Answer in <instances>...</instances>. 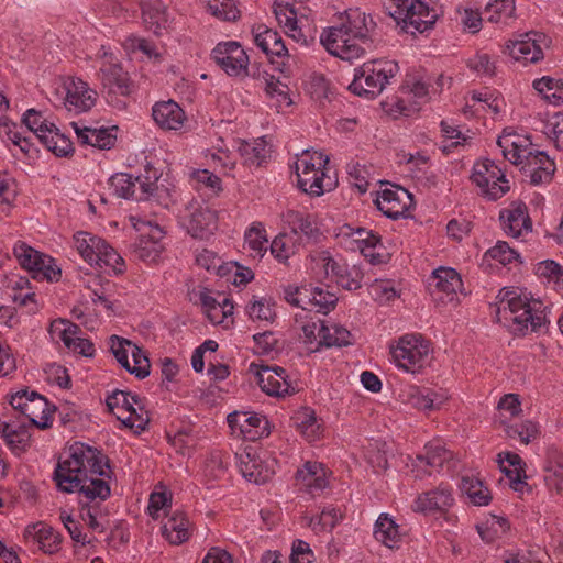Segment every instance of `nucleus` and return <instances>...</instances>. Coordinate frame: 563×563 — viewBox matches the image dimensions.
Instances as JSON below:
<instances>
[{"mask_svg":"<svg viewBox=\"0 0 563 563\" xmlns=\"http://www.w3.org/2000/svg\"><path fill=\"white\" fill-rule=\"evenodd\" d=\"M10 405L40 429H46L52 423L49 405L46 398L36 391L26 389L16 391L11 396Z\"/></svg>","mask_w":563,"mask_h":563,"instance_id":"20","label":"nucleus"},{"mask_svg":"<svg viewBox=\"0 0 563 563\" xmlns=\"http://www.w3.org/2000/svg\"><path fill=\"white\" fill-rule=\"evenodd\" d=\"M306 300V310L314 309L317 312L325 314L335 307L338 299L335 295L314 287L309 288V295Z\"/></svg>","mask_w":563,"mask_h":563,"instance_id":"59","label":"nucleus"},{"mask_svg":"<svg viewBox=\"0 0 563 563\" xmlns=\"http://www.w3.org/2000/svg\"><path fill=\"white\" fill-rule=\"evenodd\" d=\"M197 189H207L212 194H219L222 190L221 179L208 169H196L190 174Z\"/></svg>","mask_w":563,"mask_h":563,"instance_id":"64","label":"nucleus"},{"mask_svg":"<svg viewBox=\"0 0 563 563\" xmlns=\"http://www.w3.org/2000/svg\"><path fill=\"white\" fill-rule=\"evenodd\" d=\"M320 42L329 54L347 62L361 58L366 52V47L341 25L324 30Z\"/></svg>","mask_w":563,"mask_h":563,"instance_id":"15","label":"nucleus"},{"mask_svg":"<svg viewBox=\"0 0 563 563\" xmlns=\"http://www.w3.org/2000/svg\"><path fill=\"white\" fill-rule=\"evenodd\" d=\"M142 19L145 27L156 35H159L168 26L166 8L161 1L144 3Z\"/></svg>","mask_w":563,"mask_h":563,"instance_id":"45","label":"nucleus"},{"mask_svg":"<svg viewBox=\"0 0 563 563\" xmlns=\"http://www.w3.org/2000/svg\"><path fill=\"white\" fill-rule=\"evenodd\" d=\"M341 20V26H344L363 46L369 47L368 35L375 27V22L369 14L362 12L358 8H351L344 11Z\"/></svg>","mask_w":563,"mask_h":563,"instance_id":"36","label":"nucleus"},{"mask_svg":"<svg viewBox=\"0 0 563 563\" xmlns=\"http://www.w3.org/2000/svg\"><path fill=\"white\" fill-rule=\"evenodd\" d=\"M155 183L147 177H133L126 173H118L110 178L113 194L123 199L144 200L155 190Z\"/></svg>","mask_w":563,"mask_h":563,"instance_id":"25","label":"nucleus"},{"mask_svg":"<svg viewBox=\"0 0 563 563\" xmlns=\"http://www.w3.org/2000/svg\"><path fill=\"white\" fill-rule=\"evenodd\" d=\"M64 107L76 114L89 111L96 103L97 92L80 78H69L63 85Z\"/></svg>","mask_w":563,"mask_h":563,"instance_id":"27","label":"nucleus"},{"mask_svg":"<svg viewBox=\"0 0 563 563\" xmlns=\"http://www.w3.org/2000/svg\"><path fill=\"white\" fill-rule=\"evenodd\" d=\"M497 145L504 157L517 166H520L534 151L528 135L509 130H505L497 139Z\"/></svg>","mask_w":563,"mask_h":563,"instance_id":"30","label":"nucleus"},{"mask_svg":"<svg viewBox=\"0 0 563 563\" xmlns=\"http://www.w3.org/2000/svg\"><path fill=\"white\" fill-rule=\"evenodd\" d=\"M275 16L287 34L295 41H305V35L298 27L297 14L288 2H276L274 4Z\"/></svg>","mask_w":563,"mask_h":563,"instance_id":"48","label":"nucleus"},{"mask_svg":"<svg viewBox=\"0 0 563 563\" xmlns=\"http://www.w3.org/2000/svg\"><path fill=\"white\" fill-rule=\"evenodd\" d=\"M453 498L451 490L445 487H439L434 490L419 495L412 506L415 511L429 512L441 510L452 505Z\"/></svg>","mask_w":563,"mask_h":563,"instance_id":"41","label":"nucleus"},{"mask_svg":"<svg viewBox=\"0 0 563 563\" xmlns=\"http://www.w3.org/2000/svg\"><path fill=\"white\" fill-rule=\"evenodd\" d=\"M178 222L192 238L208 239L218 228V216L209 206L191 200L179 210Z\"/></svg>","mask_w":563,"mask_h":563,"instance_id":"12","label":"nucleus"},{"mask_svg":"<svg viewBox=\"0 0 563 563\" xmlns=\"http://www.w3.org/2000/svg\"><path fill=\"white\" fill-rule=\"evenodd\" d=\"M71 125L78 140L82 144L91 145L99 150H109L115 144L117 135L113 133V131H115L117 128H81L76 122H73Z\"/></svg>","mask_w":563,"mask_h":563,"instance_id":"38","label":"nucleus"},{"mask_svg":"<svg viewBox=\"0 0 563 563\" xmlns=\"http://www.w3.org/2000/svg\"><path fill=\"white\" fill-rule=\"evenodd\" d=\"M95 59L100 65L98 78L109 93L129 96L132 92L129 74L123 70L120 60L109 47L102 45Z\"/></svg>","mask_w":563,"mask_h":563,"instance_id":"10","label":"nucleus"},{"mask_svg":"<svg viewBox=\"0 0 563 563\" xmlns=\"http://www.w3.org/2000/svg\"><path fill=\"white\" fill-rule=\"evenodd\" d=\"M200 301L207 318L213 324H222L233 314L234 307L230 299L218 300L207 289L200 292Z\"/></svg>","mask_w":563,"mask_h":563,"instance_id":"40","label":"nucleus"},{"mask_svg":"<svg viewBox=\"0 0 563 563\" xmlns=\"http://www.w3.org/2000/svg\"><path fill=\"white\" fill-rule=\"evenodd\" d=\"M399 397L402 402L408 404L420 411L440 410L449 399V396L445 393H440L417 385L405 386L400 390Z\"/></svg>","mask_w":563,"mask_h":563,"instance_id":"28","label":"nucleus"},{"mask_svg":"<svg viewBox=\"0 0 563 563\" xmlns=\"http://www.w3.org/2000/svg\"><path fill=\"white\" fill-rule=\"evenodd\" d=\"M162 531L172 544H180L189 539L190 523L183 512L176 511L166 519Z\"/></svg>","mask_w":563,"mask_h":563,"instance_id":"44","label":"nucleus"},{"mask_svg":"<svg viewBox=\"0 0 563 563\" xmlns=\"http://www.w3.org/2000/svg\"><path fill=\"white\" fill-rule=\"evenodd\" d=\"M311 269L318 278H332L336 284L347 289H356L360 287L357 280L349 282L345 276L344 265L339 264L327 251H320L311 255Z\"/></svg>","mask_w":563,"mask_h":563,"instance_id":"32","label":"nucleus"},{"mask_svg":"<svg viewBox=\"0 0 563 563\" xmlns=\"http://www.w3.org/2000/svg\"><path fill=\"white\" fill-rule=\"evenodd\" d=\"M211 58L230 77L244 78L249 75V55L236 41L218 43L211 51Z\"/></svg>","mask_w":563,"mask_h":563,"instance_id":"17","label":"nucleus"},{"mask_svg":"<svg viewBox=\"0 0 563 563\" xmlns=\"http://www.w3.org/2000/svg\"><path fill=\"white\" fill-rule=\"evenodd\" d=\"M377 208L388 218L405 217L413 205L412 195L400 186L380 190L375 199Z\"/></svg>","mask_w":563,"mask_h":563,"instance_id":"26","label":"nucleus"},{"mask_svg":"<svg viewBox=\"0 0 563 563\" xmlns=\"http://www.w3.org/2000/svg\"><path fill=\"white\" fill-rule=\"evenodd\" d=\"M452 453L440 442H430L426 445V455L417 456L415 467L427 465L432 470L439 471L450 462Z\"/></svg>","mask_w":563,"mask_h":563,"instance_id":"49","label":"nucleus"},{"mask_svg":"<svg viewBox=\"0 0 563 563\" xmlns=\"http://www.w3.org/2000/svg\"><path fill=\"white\" fill-rule=\"evenodd\" d=\"M253 34L256 46L266 55L288 57V49L277 31L265 25H257L253 29Z\"/></svg>","mask_w":563,"mask_h":563,"instance_id":"39","label":"nucleus"},{"mask_svg":"<svg viewBox=\"0 0 563 563\" xmlns=\"http://www.w3.org/2000/svg\"><path fill=\"white\" fill-rule=\"evenodd\" d=\"M228 423L233 434L249 441H256L271 433L268 419L257 412L234 411L228 416Z\"/></svg>","mask_w":563,"mask_h":563,"instance_id":"23","label":"nucleus"},{"mask_svg":"<svg viewBox=\"0 0 563 563\" xmlns=\"http://www.w3.org/2000/svg\"><path fill=\"white\" fill-rule=\"evenodd\" d=\"M152 117L155 123L166 131L181 130L187 120L185 111L174 100L156 102L152 108Z\"/></svg>","mask_w":563,"mask_h":563,"instance_id":"35","label":"nucleus"},{"mask_svg":"<svg viewBox=\"0 0 563 563\" xmlns=\"http://www.w3.org/2000/svg\"><path fill=\"white\" fill-rule=\"evenodd\" d=\"M532 86L549 103L554 106L563 103V81L561 79L543 76L536 79Z\"/></svg>","mask_w":563,"mask_h":563,"instance_id":"53","label":"nucleus"},{"mask_svg":"<svg viewBox=\"0 0 563 563\" xmlns=\"http://www.w3.org/2000/svg\"><path fill=\"white\" fill-rule=\"evenodd\" d=\"M74 244L81 257L90 265L106 268L114 274L124 272V260L103 239L88 232H78L74 236Z\"/></svg>","mask_w":563,"mask_h":563,"instance_id":"6","label":"nucleus"},{"mask_svg":"<svg viewBox=\"0 0 563 563\" xmlns=\"http://www.w3.org/2000/svg\"><path fill=\"white\" fill-rule=\"evenodd\" d=\"M347 238L346 245L351 250H358L372 264L383 263L385 254L379 235L363 228H346L342 232Z\"/></svg>","mask_w":563,"mask_h":563,"instance_id":"24","label":"nucleus"},{"mask_svg":"<svg viewBox=\"0 0 563 563\" xmlns=\"http://www.w3.org/2000/svg\"><path fill=\"white\" fill-rule=\"evenodd\" d=\"M398 71V65L394 60L375 59L364 63L355 69L354 79L349 89L357 95L367 98L378 96L389 79Z\"/></svg>","mask_w":563,"mask_h":563,"instance_id":"5","label":"nucleus"},{"mask_svg":"<svg viewBox=\"0 0 563 563\" xmlns=\"http://www.w3.org/2000/svg\"><path fill=\"white\" fill-rule=\"evenodd\" d=\"M372 298L379 303H387L398 297L394 283L391 280L376 279L368 287Z\"/></svg>","mask_w":563,"mask_h":563,"instance_id":"63","label":"nucleus"},{"mask_svg":"<svg viewBox=\"0 0 563 563\" xmlns=\"http://www.w3.org/2000/svg\"><path fill=\"white\" fill-rule=\"evenodd\" d=\"M505 431L510 439H518L523 444H528L536 440L540 432L539 426L531 420L508 426Z\"/></svg>","mask_w":563,"mask_h":563,"instance_id":"62","label":"nucleus"},{"mask_svg":"<svg viewBox=\"0 0 563 563\" xmlns=\"http://www.w3.org/2000/svg\"><path fill=\"white\" fill-rule=\"evenodd\" d=\"M391 361L406 373L421 374L431 363V343L419 333H408L390 344Z\"/></svg>","mask_w":563,"mask_h":563,"instance_id":"4","label":"nucleus"},{"mask_svg":"<svg viewBox=\"0 0 563 563\" xmlns=\"http://www.w3.org/2000/svg\"><path fill=\"white\" fill-rule=\"evenodd\" d=\"M321 339L320 342L323 346H346L352 343V334L350 331L339 324L321 323Z\"/></svg>","mask_w":563,"mask_h":563,"instance_id":"58","label":"nucleus"},{"mask_svg":"<svg viewBox=\"0 0 563 563\" xmlns=\"http://www.w3.org/2000/svg\"><path fill=\"white\" fill-rule=\"evenodd\" d=\"M375 539L389 549L398 548L401 542L399 526L388 514H380L374 526Z\"/></svg>","mask_w":563,"mask_h":563,"instance_id":"43","label":"nucleus"},{"mask_svg":"<svg viewBox=\"0 0 563 563\" xmlns=\"http://www.w3.org/2000/svg\"><path fill=\"white\" fill-rule=\"evenodd\" d=\"M13 255L20 266L32 274L35 279L57 282L62 271L49 255L42 253L23 241L13 246Z\"/></svg>","mask_w":563,"mask_h":563,"instance_id":"11","label":"nucleus"},{"mask_svg":"<svg viewBox=\"0 0 563 563\" xmlns=\"http://www.w3.org/2000/svg\"><path fill=\"white\" fill-rule=\"evenodd\" d=\"M298 238L290 233H279L269 244L271 254L279 262L287 263L299 250Z\"/></svg>","mask_w":563,"mask_h":563,"instance_id":"52","label":"nucleus"},{"mask_svg":"<svg viewBox=\"0 0 563 563\" xmlns=\"http://www.w3.org/2000/svg\"><path fill=\"white\" fill-rule=\"evenodd\" d=\"M294 424L297 431L309 442H314L322 434L321 423L319 422L314 410L311 408H300L292 416Z\"/></svg>","mask_w":563,"mask_h":563,"instance_id":"42","label":"nucleus"},{"mask_svg":"<svg viewBox=\"0 0 563 563\" xmlns=\"http://www.w3.org/2000/svg\"><path fill=\"white\" fill-rule=\"evenodd\" d=\"M519 167L533 185L550 181L555 172L554 162L544 152L537 150Z\"/></svg>","mask_w":563,"mask_h":563,"instance_id":"34","label":"nucleus"},{"mask_svg":"<svg viewBox=\"0 0 563 563\" xmlns=\"http://www.w3.org/2000/svg\"><path fill=\"white\" fill-rule=\"evenodd\" d=\"M389 14L407 33H423L435 22L437 13L421 0H389Z\"/></svg>","mask_w":563,"mask_h":563,"instance_id":"7","label":"nucleus"},{"mask_svg":"<svg viewBox=\"0 0 563 563\" xmlns=\"http://www.w3.org/2000/svg\"><path fill=\"white\" fill-rule=\"evenodd\" d=\"M328 156L318 151H305L298 155L295 162L298 187L314 197L332 190L334 181L328 175Z\"/></svg>","mask_w":563,"mask_h":563,"instance_id":"3","label":"nucleus"},{"mask_svg":"<svg viewBox=\"0 0 563 563\" xmlns=\"http://www.w3.org/2000/svg\"><path fill=\"white\" fill-rule=\"evenodd\" d=\"M130 221L133 228L140 232V238L133 247L134 254L142 261L155 262L163 252L162 240L165 232L158 224L135 216H131Z\"/></svg>","mask_w":563,"mask_h":563,"instance_id":"18","label":"nucleus"},{"mask_svg":"<svg viewBox=\"0 0 563 563\" xmlns=\"http://www.w3.org/2000/svg\"><path fill=\"white\" fill-rule=\"evenodd\" d=\"M471 101L472 106H477L475 111L492 113L493 115H498L506 106L501 96L490 92L473 91L471 92Z\"/></svg>","mask_w":563,"mask_h":563,"instance_id":"57","label":"nucleus"},{"mask_svg":"<svg viewBox=\"0 0 563 563\" xmlns=\"http://www.w3.org/2000/svg\"><path fill=\"white\" fill-rule=\"evenodd\" d=\"M285 221L290 225V234L297 236L299 233L308 238L313 236L318 229L314 218L310 214H305L298 211L288 210L285 216Z\"/></svg>","mask_w":563,"mask_h":563,"instance_id":"56","label":"nucleus"},{"mask_svg":"<svg viewBox=\"0 0 563 563\" xmlns=\"http://www.w3.org/2000/svg\"><path fill=\"white\" fill-rule=\"evenodd\" d=\"M108 473V463L97 449L76 444L70 448L69 456L58 463L55 481L65 493L78 490L88 501H103L111 493L104 478Z\"/></svg>","mask_w":563,"mask_h":563,"instance_id":"1","label":"nucleus"},{"mask_svg":"<svg viewBox=\"0 0 563 563\" xmlns=\"http://www.w3.org/2000/svg\"><path fill=\"white\" fill-rule=\"evenodd\" d=\"M463 283L457 272L451 267H439L428 279V289L437 306L455 305Z\"/></svg>","mask_w":563,"mask_h":563,"instance_id":"16","label":"nucleus"},{"mask_svg":"<svg viewBox=\"0 0 563 563\" xmlns=\"http://www.w3.org/2000/svg\"><path fill=\"white\" fill-rule=\"evenodd\" d=\"M208 12L220 21L232 22L239 19L240 11L234 0H201Z\"/></svg>","mask_w":563,"mask_h":563,"instance_id":"60","label":"nucleus"},{"mask_svg":"<svg viewBox=\"0 0 563 563\" xmlns=\"http://www.w3.org/2000/svg\"><path fill=\"white\" fill-rule=\"evenodd\" d=\"M461 490L474 506H487L493 498L490 490L475 476L463 477Z\"/></svg>","mask_w":563,"mask_h":563,"instance_id":"50","label":"nucleus"},{"mask_svg":"<svg viewBox=\"0 0 563 563\" xmlns=\"http://www.w3.org/2000/svg\"><path fill=\"white\" fill-rule=\"evenodd\" d=\"M110 350L117 362L139 379L146 378L151 373V363L146 352L130 340L112 335Z\"/></svg>","mask_w":563,"mask_h":563,"instance_id":"14","label":"nucleus"},{"mask_svg":"<svg viewBox=\"0 0 563 563\" xmlns=\"http://www.w3.org/2000/svg\"><path fill=\"white\" fill-rule=\"evenodd\" d=\"M246 313L253 321L272 323L276 318L275 301L266 296H253L246 306Z\"/></svg>","mask_w":563,"mask_h":563,"instance_id":"51","label":"nucleus"},{"mask_svg":"<svg viewBox=\"0 0 563 563\" xmlns=\"http://www.w3.org/2000/svg\"><path fill=\"white\" fill-rule=\"evenodd\" d=\"M244 244L251 256L262 258L268 246L266 229L262 222H253L244 233Z\"/></svg>","mask_w":563,"mask_h":563,"instance_id":"47","label":"nucleus"},{"mask_svg":"<svg viewBox=\"0 0 563 563\" xmlns=\"http://www.w3.org/2000/svg\"><path fill=\"white\" fill-rule=\"evenodd\" d=\"M540 307L541 302L530 299L522 290L503 288L497 295L496 320L516 333L538 331L545 320Z\"/></svg>","mask_w":563,"mask_h":563,"instance_id":"2","label":"nucleus"},{"mask_svg":"<svg viewBox=\"0 0 563 563\" xmlns=\"http://www.w3.org/2000/svg\"><path fill=\"white\" fill-rule=\"evenodd\" d=\"M251 368L256 375L258 386L265 394L284 397L294 393V388L287 380L286 372L283 367L252 364Z\"/></svg>","mask_w":563,"mask_h":563,"instance_id":"29","label":"nucleus"},{"mask_svg":"<svg viewBox=\"0 0 563 563\" xmlns=\"http://www.w3.org/2000/svg\"><path fill=\"white\" fill-rule=\"evenodd\" d=\"M500 471L508 477L514 490L522 493L527 487V475L522 459L514 452L498 454Z\"/></svg>","mask_w":563,"mask_h":563,"instance_id":"37","label":"nucleus"},{"mask_svg":"<svg viewBox=\"0 0 563 563\" xmlns=\"http://www.w3.org/2000/svg\"><path fill=\"white\" fill-rule=\"evenodd\" d=\"M49 335L56 342H63L65 347L73 353L91 357L95 354L93 344L86 338L80 336V328L66 320H54L49 325Z\"/></svg>","mask_w":563,"mask_h":563,"instance_id":"21","label":"nucleus"},{"mask_svg":"<svg viewBox=\"0 0 563 563\" xmlns=\"http://www.w3.org/2000/svg\"><path fill=\"white\" fill-rule=\"evenodd\" d=\"M123 48L129 54H135L137 52L142 53L146 58L157 60L159 59L161 55L155 46L154 43L136 36V35H130L128 36L123 43Z\"/></svg>","mask_w":563,"mask_h":563,"instance_id":"61","label":"nucleus"},{"mask_svg":"<svg viewBox=\"0 0 563 563\" xmlns=\"http://www.w3.org/2000/svg\"><path fill=\"white\" fill-rule=\"evenodd\" d=\"M550 45L549 37L539 32H529L507 42L505 53L522 64H534L543 59L544 48Z\"/></svg>","mask_w":563,"mask_h":563,"instance_id":"19","label":"nucleus"},{"mask_svg":"<svg viewBox=\"0 0 563 563\" xmlns=\"http://www.w3.org/2000/svg\"><path fill=\"white\" fill-rule=\"evenodd\" d=\"M40 142L58 157H66L74 152L73 142L54 125L46 134H41Z\"/></svg>","mask_w":563,"mask_h":563,"instance_id":"54","label":"nucleus"},{"mask_svg":"<svg viewBox=\"0 0 563 563\" xmlns=\"http://www.w3.org/2000/svg\"><path fill=\"white\" fill-rule=\"evenodd\" d=\"M515 11V0H489L485 7L487 21L496 24H508Z\"/></svg>","mask_w":563,"mask_h":563,"instance_id":"55","label":"nucleus"},{"mask_svg":"<svg viewBox=\"0 0 563 563\" xmlns=\"http://www.w3.org/2000/svg\"><path fill=\"white\" fill-rule=\"evenodd\" d=\"M238 467L251 483L263 484L269 481L276 472L277 461L269 452L256 445L246 444L236 453Z\"/></svg>","mask_w":563,"mask_h":563,"instance_id":"8","label":"nucleus"},{"mask_svg":"<svg viewBox=\"0 0 563 563\" xmlns=\"http://www.w3.org/2000/svg\"><path fill=\"white\" fill-rule=\"evenodd\" d=\"M107 406L122 424L135 431L144 430L148 422L142 401L131 393L114 391L107 398Z\"/></svg>","mask_w":563,"mask_h":563,"instance_id":"13","label":"nucleus"},{"mask_svg":"<svg viewBox=\"0 0 563 563\" xmlns=\"http://www.w3.org/2000/svg\"><path fill=\"white\" fill-rule=\"evenodd\" d=\"M504 232L514 239H519L532 231V221L527 206L522 202H512L499 213Z\"/></svg>","mask_w":563,"mask_h":563,"instance_id":"31","label":"nucleus"},{"mask_svg":"<svg viewBox=\"0 0 563 563\" xmlns=\"http://www.w3.org/2000/svg\"><path fill=\"white\" fill-rule=\"evenodd\" d=\"M296 485L311 495L319 494L329 485V473L319 462H306L296 473Z\"/></svg>","mask_w":563,"mask_h":563,"instance_id":"33","label":"nucleus"},{"mask_svg":"<svg viewBox=\"0 0 563 563\" xmlns=\"http://www.w3.org/2000/svg\"><path fill=\"white\" fill-rule=\"evenodd\" d=\"M25 534L37 542L40 549L45 553H55L60 545L59 534L51 527L43 523L27 526Z\"/></svg>","mask_w":563,"mask_h":563,"instance_id":"46","label":"nucleus"},{"mask_svg":"<svg viewBox=\"0 0 563 563\" xmlns=\"http://www.w3.org/2000/svg\"><path fill=\"white\" fill-rule=\"evenodd\" d=\"M470 179L478 194L487 200H497L510 189L505 173L490 159L477 161L473 165Z\"/></svg>","mask_w":563,"mask_h":563,"instance_id":"9","label":"nucleus"},{"mask_svg":"<svg viewBox=\"0 0 563 563\" xmlns=\"http://www.w3.org/2000/svg\"><path fill=\"white\" fill-rule=\"evenodd\" d=\"M49 335L56 342H63L65 347L73 353L91 357L95 354L93 344L86 338L80 336V328L66 320H54L49 325Z\"/></svg>","mask_w":563,"mask_h":563,"instance_id":"22","label":"nucleus"}]
</instances>
